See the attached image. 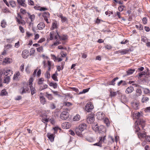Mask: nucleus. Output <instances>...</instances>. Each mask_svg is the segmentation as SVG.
Returning a JSON list of instances; mask_svg holds the SVG:
<instances>
[{"label": "nucleus", "instance_id": "nucleus-1", "mask_svg": "<svg viewBox=\"0 0 150 150\" xmlns=\"http://www.w3.org/2000/svg\"><path fill=\"white\" fill-rule=\"evenodd\" d=\"M57 32V35H56L55 37V39L56 40V42H54L53 43V45L56 46L61 43L59 42L60 40H65L67 39V35H63L62 36L59 35L57 32V30L56 31Z\"/></svg>", "mask_w": 150, "mask_h": 150}, {"label": "nucleus", "instance_id": "nucleus-2", "mask_svg": "<svg viewBox=\"0 0 150 150\" xmlns=\"http://www.w3.org/2000/svg\"><path fill=\"white\" fill-rule=\"evenodd\" d=\"M93 128L96 132L99 131L100 134L101 133V131L102 129V132L104 133H105V132L106 131V130L104 128V126L101 125L99 127L98 125V124H93Z\"/></svg>", "mask_w": 150, "mask_h": 150}, {"label": "nucleus", "instance_id": "nucleus-3", "mask_svg": "<svg viewBox=\"0 0 150 150\" xmlns=\"http://www.w3.org/2000/svg\"><path fill=\"white\" fill-rule=\"evenodd\" d=\"M94 114L92 113L88 115L86 119L87 121L88 124H91L94 121Z\"/></svg>", "mask_w": 150, "mask_h": 150}, {"label": "nucleus", "instance_id": "nucleus-4", "mask_svg": "<svg viewBox=\"0 0 150 150\" xmlns=\"http://www.w3.org/2000/svg\"><path fill=\"white\" fill-rule=\"evenodd\" d=\"M94 107L92 103H87L86 105L85 109L88 112H91L93 108Z\"/></svg>", "mask_w": 150, "mask_h": 150}, {"label": "nucleus", "instance_id": "nucleus-5", "mask_svg": "<svg viewBox=\"0 0 150 150\" xmlns=\"http://www.w3.org/2000/svg\"><path fill=\"white\" fill-rule=\"evenodd\" d=\"M69 113L66 111H63L60 115V118L63 120L67 119L69 117Z\"/></svg>", "mask_w": 150, "mask_h": 150}, {"label": "nucleus", "instance_id": "nucleus-6", "mask_svg": "<svg viewBox=\"0 0 150 150\" xmlns=\"http://www.w3.org/2000/svg\"><path fill=\"white\" fill-rule=\"evenodd\" d=\"M96 116L97 119L101 120L104 119L105 115L103 112H99L97 113Z\"/></svg>", "mask_w": 150, "mask_h": 150}, {"label": "nucleus", "instance_id": "nucleus-7", "mask_svg": "<svg viewBox=\"0 0 150 150\" xmlns=\"http://www.w3.org/2000/svg\"><path fill=\"white\" fill-rule=\"evenodd\" d=\"M29 54L30 53L29 51L25 50L23 51L22 54V56L23 58L26 59L28 58Z\"/></svg>", "mask_w": 150, "mask_h": 150}, {"label": "nucleus", "instance_id": "nucleus-8", "mask_svg": "<svg viewBox=\"0 0 150 150\" xmlns=\"http://www.w3.org/2000/svg\"><path fill=\"white\" fill-rule=\"evenodd\" d=\"M29 90L28 87H22L20 90V93L21 94H23L26 93Z\"/></svg>", "mask_w": 150, "mask_h": 150}, {"label": "nucleus", "instance_id": "nucleus-9", "mask_svg": "<svg viewBox=\"0 0 150 150\" xmlns=\"http://www.w3.org/2000/svg\"><path fill=\"white\" fill-rule=\"evenodd\" d=\"M12 70L9 69H7L4 73V75L5 76L10 77L12 75Z\"/></svg>", "mask_w": 150, "mask_h": 150}, {"label": "nucleus", "instance_id": "nucleus-10", "mask_svg": "<svg viewBox=\"0 0 150 150\" xmlns=\"http://www.w3.org/2000/svg\"><path fill=\"white\" fill-rule=\"evenodd\" d=\"M19 4L24 7H26L27 5L26 4L25 0H17Z\"/></svg>", "mask_w": 150, "mask_h": 150}, {"label": "nucleus", "instance_id": "nucleus-11", "mask_svg": "<svg viewBox=\"0 0 150 150\" xmlns=\"http://www.w3.org/2000/svg\"><path fill=\"white\" fill-rule=\"evenodd\" d=\"M86 128V125L85 123H82L80 125L78 128L80 130L83 131Z\"/></svg>", "mask_w": 150, "mask_h": 150}, {"label": "nucleus", "instance_id": "nucleus-12", "mask_svg": "<svg viewBox=\"0 0 150 150\" xmlns=\"http://www.w3.org/2000/svg\"><path fill=\"white\" fill-rule=\"evenodd\" d=\"M47 136L50 141L52 142L54 140V134H51L50 133H48L47 134Z\"/></svg>", "mask_w": 150, "mask_h": 150}, {"label": "nucleus", "instance_id": "nucleus-13", "mask_svg": "<svg viewBox=\"0 0 150 150\" xmlns=\"http://www.w3.org/2000/svg\"><path fill=\"white\" fill-rule=\"evenodd\" d=\"M62 128L64 129H67L69 128L70 123L67 122L63 123L62 124Z\"/></svg>", "mask_w": 150, "mask_h": 150}, {"label": "nucleus", "instance_id": "nucleus-14", "mask_svg": "<svg viewBox=\"0 0 150 150\" xmlns=\"http://www.w3.org/2000/svg\"><path fill=\"white\" fill-rule=\"evenodd\" d=\"M134 90L133 87L130 86L126 89L125 92L129 94L131 93L134 91Z\"/></svg>", "mask_w": 150, "mask_h": 150}, {"label": "nucleus", "instance_id": "nucleus-15", "mask_svg": "<svg viewBox=\"0 0 150 150\" xmlns=\"http://www.w3.org/2000/svg\"><path fill=\"white\" fill-rule=\"evenodd\" d=\"M45 27V25L42 22H40L37 25V27L39 30H41Z\"/></svg>", "mask_w": 150, "mask_h": 150}, {"label": "nucleus", "instance_id": "nucleus-16", "mask_svg": "<svg viewBox=\"0 0 150 150\" xmlns=\"http://www.w3.org/2000/svg\"><path fill=\"white\" fill-rule=\"evenodd\" d=\"M146 132L144 133H140L139 132L137 133L138 137L140 138V137L144 138H145L146 135Z\"/></svg>", "mask_w": 150, "mask_h": 150}, {"label": "nucleus", "instance_id": "nucleus-17", "mask_svg": "<svg viewBox=\"0 0 150 150\" xmlns=\"http://www.w3.org/2000/svg\"><path fill=\"white\" fill-rule=\"evenodd\" d=\"M129 51V50L126 49L120 50V53L122 55H124L128 53Z\"/></svg>", "mask_w": 150, "mask_h": 150}, {"label": "nucleus", "instance_id": "nucleus-18", "mask_svg": "<svg viewBox=\"0 0 150 150\" xmlns=\"http://www.w3.org/2000/svg\"><path fill=\"white\" fill-rule=\"evenodd\" d=\"M10 80V76H5L4 77V82L5 83H6L7 84H8Z\"/></svg>", "mask_w": 150, "mask_h": 150}, {"label": "nucleus", "instance_id": "nucleus-19", "mask_svg": "<svg viewBox=\"0 0 150 150\" xmlns=\"http://www.w3.org/2000/svg\"><path fill=\"white\" fill-rule=\"evenodd\" d=\"M30 87L31 95H33L36 92V90L35 88H33L32 85H31V86H30Z\"/></svg>", "mask_w": 150, "mask_h": 150}, {"label": "nucleus", "instance_id": "nucleus-20", "mask_svg": "<svg viewBox=\"0 0 150 150\" xmlns=\"http://www.w3.org/2000/svg\"><path fill=\"white\" fill-rule=\"evenodd\" d=\"M138 121L139 125L142 126V129H143L144 127V121L143 120L138 119Z\"/></svg>", "mask_w": 150, "mask_h": 150}, {"label": "nucleus", "instance_id": "nucleus-21", "mask_svg": "<svg viewBox=\"0 0 150 150\" xmlns=\"http://www.w3.org/2000/svg\"><path fill=\"white\" fill-rule=\"evenodd\" d=\"M75 131L76 134L79 136H81L82 135V131L80 130L78 128H76L75 129Z\"/></svg>", "mask_w": 150, "mask_h": 150}, {"label": "nucleus", "instance_id": "nucleus-22", "mask_svg": "<svg viewBox=\"0 0 150 150\" xmlns=\"http://www.w3.org/2000/svg\"><path fill=\"white\" fill-rule=\"evenodd\" d=\"M56 35V33L52 31L50 32V40H52L53 39L54 37H55Z\"/></svg>", "mask_w": 150, "mask_h": 150}, {"label": "nucleus", "instance_id": "nucleus-23", "mask_svg": "<svg viewBox=\"0 0 150 150\" xmlns=\"http://www.w3.org/2000/svg\"><path fill=\"white\" fill-rule=\"evenodd\" d=\"M102 138V137H99V139L100 140L99 141L96 143H95L93 144V145L94 146H99L100 147L102 146V143H101V140Z\"/></svg>", "mask_w": 150, "mask_h": 150}, {"label": "nucleus", "instance_id": "nucleus-24", "mask_svg": "<svg viewBox=\"0 0 150 150\" xmlns=\"http://www.w3.org/2000/svg\"><path fill=\"white\" fill-rule=\"evenodd\" d=\"M135 71V69H128L127 71V75H129L132 74Z\"/></svg>", "mask_w": 150, "mask_h": 150}, {"label": "nucleus", "instance_id": "nucleus-25", "mask_svg": "<svg viewBox=\"0 0 150 150\" xmlns=\"http://www.w3.org/2000/svg\"><path fill=\"white\" fill-rule=\"evenodd\" d=\"M149 100V98L143 95L142 99V103H146Z\"/></svg>", "mask_w": 150, "mask_h": 150}, {"label": "nucleus", "instance_id": "nucleus-26", "mask_svg": "<svg viewBox=\"0 0 150 150\" xmlns=\"http://www.w3.org/2000/svg\"><path fill=\"white\" fill-rule=\"evenodd\" d=\"M40 101L41 104L44 105L46 102L45 99L43 96H40Z\"/></svg>", "mask_w": 150, "mask_h": 150}, {"label": "nucleus", "instance_id": "nucleus-27", "mask_svg": "<svg viewBox=\"0 0 150 150\" xmlns=\"http://www.w3.org/2000/svg\"><path fill=\"white\" fill-rule=\"evenodd\" d=\"M17 21L19 24H21L23 25H25V21L23 20H20L17 18H16Z\"/></svg>", "mask_w": 150, "mask_h": 150}, {"label": "nucleus", "instance_id": "nucleus-28", "mask_svg": "<svg viewBox=\"0 0 150 150\" xmlns=\"http://www.w3.org/2000/svg\"><path fill=\"white\" fill-rule=\"evenodd\" d=\"M12 59L9 58H6L4 61V62L7 63V64L12 62Z\"/></svg>", "mask_w": 150, "mask_h": 150}, {"label": "nucleus", "instance_id": "nucleus-29", "mask_svg": "<svg viewBox=\"0 0 150 150\" xmlns=\"http://www.w3.org/2000/svg\"><path fill=\"white\" fill-rule=\"evenodd\" d=\"M9 3L12 7L13 8L15 7L16 5L15 1L13 0H11L9 1Z\"/></svg>", "mask_w": 150, "mask_h": 150}, {"label": "nucleus", "instance_id": "nucleus-30", "mask_svg": "<svg viewBox=\"0 0 150 150\" xmlns=\"http://www.w3.org/2000/svg\"><path fill=\"white\" fill-rule=\"evenodd\" d=\"M57 26L56 22H53L52 24V27L51 28V30H53L54 29L57 28Z\"/></svg>", "mask_w": 150, "mask_h": 150}, {"label": "nucleus", "instance_id": "nucleus-31", "mask_svg": "<svg viewBox=\"0 0 150 150\" xmlns=\"http://www.w3.org/2000/svg\"><path fill=\"white\" fill-rule=\"evenodd\" d=\"M80 118V116L79 114H77L74 116L73 118L74 121H78Z\"/></svg>", "mask_w": 150, "mask_h": 150}, {"label": "nucleus", "instance_id": "nucleus-32", "mask_svg": "<svg viewBox=\"0 0 150 150\" xmlns=\"http://www.w3.org/2000/svg\"><path fill=\"white\" fill-rule=\"evenodd\" d=\"M38 7L40 8V9H38V7H37L35 6L34 7L35 9H36V10H39L41 11H45L47 10V8H46L44 7Z\"/></svg>", "mask_w": 150, "mask_h": 150}, {"label": "nucleus", "instance_id": "nucleus-33", "mask_svg": "<svg viewBox=\"0 0 150 150\" xmlns=\"http://www.w3.org/2000/svg\"><path fill=\"white\" fill-rule=\"evenodd\" d=\"M42 16L44 18H49L50 17V13L48 12H45L43 13Z\"/></svg>", "mask_w": 150, "mask_h": 150}, {"label": "nucleus", "instance_id": "nucleus-34", "mask_svg": "<svg viewBox=\"0 0 150 150\" xmlns=\"http://www.w3.org/2000/svg\"><path fill=\"white\" fill-rule=\"evenodd\" d=\"M50 86H52L54 88H57V84L56 83L51 82L49 84Z\"/></svg>", "mask_w": 150, "mask_h": 150}, {"label": "nucleus", "instance_id": "nucleus-35", "mask_svg": "<svg viewBox=\"0 0 150 150\" xmlns=\"http://www.w3.org/2000/svg\"><path fill=\"white\" fill-rule=\"evenodd\" d=\"M47 87L48 85L47 84H45L43 86H40V89L41 91H42L44 89L47 88Z\"/></svg>", "mask_w": 150, "mask_h": 150}, {"label": "nucleus", "instance_id": "nucleus-36", "mask_svg": "<svg viewBox=\"0 0 150 150\" xmlns=\"http://www.w3.org/2000/svg\"><path fill=\"white\" fill-rule=\"evenodd\" d=\"M90 89V88H87L84 89L83 90V91L82 92H80L79 93V94H83V93H85L88 92L89 91Z\"/></svg>", "mask_w": 150, "mask_h": 150}, {"label": "nucleus", "instance_id": "nucleus-37", "mask_svg": "<svg viewBox=\"0 0 150 150\" xmlns=\"http://www.w3.org/2000/svg\"><path fill=\"white\" fill-rule=\"evenodd\" d=\"M44 81V79L43 78L39 79L38 81V84L39 85H41L43 83Z\"/></svg>", "mask_w": 150, "mask_h": 150}, {"label": "nucleus", "instance_id": "nucleus-38", "mask_svg": "<svg viewBox=\"0 0 150 150\" xmlns=\"http://www.w3.org/2000/svg\"><path fill=\"white\" fill-rule=\"evenodd\" d=\"M118 79V77H116L115 78H114L113 80L111 81L110 83V84L111 85H114L115 84V81L116 80Z\"/></svg>", "mask_w": 150, "mask_h": 150}, {"label": "nucleus", "instance_id": "nucleus-39", "mask_svg": "<svg viewBox=\"0 0 150 150\" xmlns=\"http://www.w3.org/2000/svg\"><path fill=\"white\" fill-rule=\"evenodd\" d=\"M46 96L49 100H51L53 99V97L51 94H48L47 93H46Z\"/></svg>", "mask_w": 150, "mask_h": 150}, {"label": "nucleus", "instance_id": "nucleus-40", "mask_svg": "<svg viewBox=\"0 0 150 150\" xmlns=\"http://www.w3.org/2000/svg\"><path fill=\"white\" fill-rule=\"evenodd\" d=\"M6 22L4 20H3L1 21V26L3 28H5L6 27Z\"/></svg>", "mask_w": 150, "mask_h": 150}, {"label": "nucleus", "instance_id": "nucleus-41", "mask_svg": "<svg viewBox=\"0 0 150 150\" xmlns=\"http://www.w3.org/2000/svg\"><path fill=\"white\" fill-rule=\"evenodd\" d=\"M104 122L107 126H109L110 125V123L108 118H105L104 120Z\"/></svg>", "mask_w": 150, "mask_h": 150}, {"label": "nucleus", "instance_id": "nucleus-42", "mask_svg": "<svg viewBox=\"0 0 150 150\" xmlns=\"http://www.w3.org/2000/svg\"><path fill=\"white\" fill-rule=\"evenodd\" d=\"M20 74L19 72H17L15 74L13 77V79L14 80L18 78V76H19Z\"/></svg>", "mask_w": 150, "mask_h": 150}, {"label": "nucleus", "instance_id": "nucleus-43", "mask_svg": "<svg viewBox=\"0 0 150 150\" xmlns=\"http://www.w3.org/2000/svg\"><path fill=\"white\" fill-rule=\"evenodd\" d=\"M125 7V6L123 5L120 6L118 7V10L120 11L121 12L123 11Z\"/></svg>", "mask_w": 150, "mask_h": 150}, {"label": "nucleus", "instance_id": "nucleus-44", "mask_svg": "<svg viewBox=\"0 0 150 150\" xmlns=\"http://www.w3.org/2000/svg\"><path fill=\"white\" fill-rule=\"evenodd\" d=\"M103 133V135H102V136H100V137H102V140H101V143H102L103 142H104V140L105 139V137L106 136L105 131V133Z\"/></svg>", "mask_w": 150, "mask_h": 150}, {"label": "nucleus", "instance_id": "nucleus-45", "mask_svg": "<svg viewBox=\"0 0 150 150\" xmlns=\"http://www.w3.org/2000/svg\"><path fill=\"white\" fill-rule=\"evenodd\" d=\"M52 78L55 81H58V80L57 79V76H56L55 74H53V75L51 76Z\"/></svg>", "mask_w": 150, "mask_h": 150}, {"label": "nucleus", "instance_id": "nucleus-46", "mask_svg": "<svg viewBox=\"0 0 150 150\" xmlns=\"http://www.w3.org/2000/svg\"><path fill=\"white\" fill-rule=\"evenodd\" d=\"M86 140L90 142H92L94 141V139L92 137H87L86 138Z\"/></svg>", "mask_w": 150, "mask_h": 150}, {"label": "nucleus", "instance_id": "nucleus-47", "mask_svg": "<svg viewBox=\"0 0 150 150\" xmlns=\"http://www.w3.org/2000/svg\"><path fill=\"white\" fill-rule=\"evenodd\" d=\"M144 93L146 94H148L149 93H150V91L148 88H145L144 89Z\"/></svg>", "mask_w": 150, "mask_h": 150}, {"label": "nucleus", "instance_id": "nucleus-48", "mask_svg": "<svg viewBox=\"0 0 150 150\" xmlns=\"http://www.w3.org/2000/svg\"><path fill=\"white\" fill-rule=\"evenodd\" d=\"M108 139L109 141H110V142L111 143L114 142V139L112 138V137L110 135H109L108 137Z\"/></svg>", "mask_w": 150, "mask_h": 150}, {"label": "nucleus", "instance_id": "nucleus-49", "mask_svg": "<svg viewBox=\"0 0 150 150\" xmlns=\"http://www.w3.org/2000/svg\"><path fill=\"white\" fill-rule=\"evenodd\" d=\"M136 93H137V95L139 96L141 94L142 91L139 88H138L136 90Z\"/></svg>", "mask_w": 150, "mask_h": 150}, {"label": "nucleus", "instance_id": "nucleus-50", "mask_svg": "<svg viewBox=\"0 0 150 150\" xmlns=\"http://www.w3.org/2000/svg\"><path fill=\"white\" fill-rule=\"evenodd\" d=\"M7 94V92L4 90H3L1 91V96H5Z\"/></svg>", "mask_w": 150, "mask_h": 150}, {"label": "nucleus", "instance_id": "nucleus-51", "mask_svg": "<svg viewBox=\"0 0 150 150\" xmlns=\"http://www.w3.org/2000/svg\"><path fill=\"white\" fill-rule=\"evenodd\" d=\"M117 92H113L112 91L110 92V96L111 97H114L117 95Z\"/></svg>", "mask_w": 150, "mask_h": 150}, {"label": "nucleus", "instance_id": "nucleus-52", "mask_svg": "<svg viewBox=\"0 0 150 150\" xmlns=\"http://www.w3.org/2000/svg\"><path fill=\"white\" fill-rule=\"evenodd\" d=\"M33 78L31 77L29 80V85L30 86H31V85L32 86V82L33 81Z\"/></svg>", "mask_w": 150, "mask_h": 150}, {"label": "nucleus", "instance_id": "nucleus-53", "mask_svg": "<svg viewBox=\"0 0 150 150\" xmlns=\"http://www.w3.org/2000/svg\"><path fill=\"white\" fill-rule=\"evenodd\" d=\"M134 128L135 129V132H138L140 130V128L137 125H135Z\"/></svg>", "mask_w": 150, "mask_h": 150}, {"label": "nucleus", "instance_id": "nucleus-54", "mask_svg": "<svg viewBox=\"0 0 150 150\" xmlns=\"http://www.w3.org/2000/svg\"><path fill=\"white\" fill-rule=\"evenodd\" d=\"M142 21L143 23L144 24H146L147 23V19L146 17H144L142 19Z\"/></svg>", "mask_w": 150, "mask_h": 150}, {"label": "nucleus", "instance_id": "nucleus-55", "mask_svg": "<svg viewBox=\"0 0 150 150\" xmlns=\"http://www.w3.org/2000/svg\"><path fill=\"white\" fill-rule=\"evenodd\" d=\"M61 21L62 23L67 22V18L65 17H63L61 19Z\"/></svg>", "mask_w": 150, "mask_h": 150}, {"label": "nucleus", "instance_id": "nucleus-56", "mask_svg": "<svg viewBox=\"0 0 150 150\" xmlns=\"http://www.w3.org/2000/svg\"><path fill=\"white\" fill-rule=\"evenodd\" d=\"M28 4L30 5H31V6L34 5V2L31 0H28Z\"/></svg>", "mask_w": 150, "mask_h": 150}, {"label": "nucleus", "instance_id": "nucleus-57", "mask_svg": "<svg viewBox=\"0 0 150 150\" xmlns=\"http://www.w3.org/2000/svg\"><path fill=\"white\" fill-rule=\"evenodd\" d=\"M35 16L34 14L30 15L29 18H30L31 21L32 22L34 21L35 19Z\"/></svg>", "mask_w": 150, "mask_h": 150}, {"label": "nucleus", "instance_id": "nucleus-58", "mask_svg": "<svg viewBox=\"0 0 150 150\" xmlns=\"http://www.w3.org/2000/svg\"><path fill=\"white\" fill-rule=\"evenodd\" d=\"M45 77L48 79L50 77V74L49 71H47L46 74H45Z\"/></svg>", "mask_w": 150, "mask_h": 150}, {"label": "nucleus", "instance_id": "nucleus-59", "mask_svg": "<svg viewBox=\"0 0 150 150\" xmlns=\"http://www.w3.org/2000/svg\"><path fill=\"white\" fill-rule=\"evenodd\" d=\"M14 38H11L10 39H7L6 40L7 42L8 43H12L14 40Z\"/></svg>", "mask_w": 150, "mask_h": 150}, {"label": "nucleus", "instance_id": "nucleus-60", "mask_svg": "<svg viewBox=\"0 0 150 150\" xmlns=\"http://www.w3.org/2000/svg\"><path fill=\"white\" fill-rule=\"evenodd\" d=\"M72 105V104L70 102H65L64 103V105L67 106H70Z\"/></svg>", "mask_w": 150, "mask_h": 150}, {"label": "nucleus", "instance_id": "nucleus-61", "mask_svg": "<svg viewBox=\"0 0 150 150\" xmlns=\"http://www.w3.org/2000/svg\"><path fill=\"white\" fill-rule=\"evenodd\" d=\"M21 13L23 14H24L26 13V11L25 10L23 9V8H21L20 10Z\"/></svg>", "mask_w": 150, "mask_h": 150}, {"label": "nucleus", "instance_id": "nucleus-62", "mask_svg": "<svg viewBox=\"0 0 150 150\" xmlns=\"http://www.w3.org/2000/svg\"><path fill=\"white\" fill-rule=\"evenodd\" d=\"M144 111L146 112H150V106L147 107L145 109Z\"/></svg>", "mask_w": 150, "mask_h": 150}, {"label": "nucleus", "instance_id": "nucleus-63", "mask_svg": "<svg viewBox=\"0 0 150 150\" xmlns=\"http://www.w3.org/2000/svg\"><path fill=\"white\" fill-rule=\"evenodd\" d=\"M50 108L52 109H54L56 108V106L53 103H52L50 104Z\"/></svg>", "mask_w": 150, "mask_h": 150}, {"label": "nucleus", "instance_id": "nucleus-64", "mask_svg": "<svg viewBox=\"0 0 150 150\" xmlns=\"http://www.w3.org/2000/svg\"><path fill=\"white\" fill-rule=\"evenodd\" d=\"M145 139L146 141L150 142V136L146 135Z\"/></svg>", "mask_w": 150, "mask_h": 150}]
</instances>
